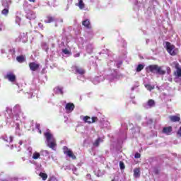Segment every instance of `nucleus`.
Listing matches in <instances>:
<instances>
[{
  "label": "nucleus",
  "instance_id": "obj_1",
  "mask_svg": "<svg viewBox=\"0 0 181 181\" xmlns=\"http://www.w3.org/2000/svg\"><path fill=\"white\" fill-rule=\"evenodd\" d=\"M45 136L46 138L47 146L53 151H56V139H54V136L52 135V134L48 131L45 133Z\"/></svg>",
  "mask_w": 181,
  "mask_h": 181
},
{
  "label": "nucleus",
  "instance_id": "obj_2",
  "mask_svg": "<svg viewBox=\"0 0 181 181\" xmlns=\"http://www.w3.org/2000/svg\"><path fill=\"white\" fill-rule=\"evenodd\" d=\"M73 71H74L75 74H78L77 78L81 81H85L86 78L84 77V74H86V70L80 66H73Z\"/></svg>",
  "mask_w": 181,
  "mask_h": 181
},
{
  "label": "nucleus",
  "instance_id": "obj_3",
  "mask_svg": "<svg viewBox=\"0 0 181 181\" xmlns=\"http://www.w3.org/2000/svg\"><path fill=\"white\" fill-rule=\"evenodd\" d=\"M21 119H19V115H15L13 116V122L10 123V125L16 128V132L17 133L21 131Z\"/></svg>",
  "mask_w": 181,
  "mask_h": 181
},
{
  "label": "nucleus",
  "instance_id": "obj_4",
  "mask_svg": "<svg viewBox=\"0 0 181 181\" xmlns=\"http://www.w3.org/2000/svg\"><path fill=\"white\" fill-rule=\"evenodd\" d=\"M165 48L169 54H170L171 56H176V54H177V49L173 45L170 44V42H165Z\"/></svg>",
  "mask_w": 181,
  "mask_h": 181
},
{
  "label": "nucleus",
  "instance_id": "obj_5",
  "mask_svg": "<svg viewBox=\"0 0 181 181\" xmlns=\"http://www.w3.org/2000/svg\"><path fill=\"white\" fill-rule=\"evenodd\" d=\"M9 5H11V0H4L3 1L2 6H4V9L1 11L2 15L6 16L8 13H9Z\"/></svg>",
  "mask_w": 181,
  "mask_h": 181
},
{
  "label": "nucleus",
  "instance_id": "obj_6",
  "mask_svg": "<svg viewBox=\"0 0 181 181\" xmlns=\"http://www.w3.org/2000/svg\"><path fill=\"white\" fill-rule=\"evenodd\" d=\"M55 21V26H57L58 23H63V19L62 18H58L55 19L54 17L52 16H47L46 19L45 20V23H52V22H54Z\"/></svg>",
  "mask_w": 181,
  "mask_h": 181
},
{
  "label": "nucleus",
  "instance_id": "obj_7",
  "mask_svg": "<svg viewBox=\"0 0 181 181\" xmlns=\"http://www.w3.org/2000/svg\"><path fill=\"white\" fill-rule=\"evenodd\" d=\"M81 119L87 124H94L97 121V117H93L92 118L88 116H81Z\"/></svg>",
  "mask_w": 181,
  "mask_h": 181
},
{
  "label": "nucleus",
  "instance_id": "obj_8",
  "mask_svg": "<svg viewBox=\"0 0 181 181\" xmlns=\"http://www.w3.org/2000/svg\"><path fill=\"white\" fill-rule=\"evenodd\" d=\"M64 153V155H66L69 158H71V159H76V156H74V153L71 150H70L67 146H64L63 148Z\"/></svg>",
  "mask_w": 181,
  "mask_h": 181
},
{
  "label": "nucleus",
  "instance_id": "obj_9",
  "mask_svg": "<svg viewBox=\"0 0 181 181\" xmlns=\"http://www.w3.org/2000/svg\"><path fill=\"white\" fill-rule=\"evenodd\" d=\"M175 69H177V70L175 72V81L177 83V81H179V78L181 77V69L179 68V64L177 62H175Z\"/></svg>",
  "mask_w": 181,
  "mask_h": 181
},
{
  "label": "nucleus",
  "instance_id": "obj_10",
  "mask_svg": "<svg viewBox=\"0 0 181 181\" xmlns=\"http://www.w3.org/2000/svg\"><path fill=\"white\" fill-rule=\"evenodd\" d=\"M119 72L118 71V70H115L113 71L112 74L110 75L109 78L111 81H114L115 80H119Z\"/></svg>",
  "mask_w": 181,
  "mask_h": 181
},
{
  "label": "nucleus",
  "instance_id": "obj_11",
  "mask_svg": "<svg viewBox=\"0 0 181 181\" xmlns=\"http://www.w3.org/2000/svg\"><path fill=\"white\" fill-rule=\"evenodd\" d=\"M29 67L31 71H37L39 70L40 65L35 62H31L29 64Z\"/></svg>",
  "mask_w": 181,
  "mask_h": 181
},
{
  "label": "nucleus",
  "instance_id": "obj_12",
  "mask_svg": "<svg viewBox=\"0 0 181 181\" xmlns=\"http://www.w3.org/2000/svg\"><path fill=\"white\" fill-rule=\"evenodd\" d=\"M144 108L148 110V108H152L155 107V100L150 99L144 105Z\"/></svg>",
  "mask_w": 181,
  "mask_h": 181
},
{
  "label": "nucleus",
  "instance_id": "obj_13",
  "mask_svg": "<svg viewBox=\"0 0 181 181\" xmlns=\"http://www.w3.org/2000/svg\"><path fill=\"white\" fill-rule=\"evenodd\" d=\"M65 110L67 114H70V112H73L74 110V104L67 103L65 106Z\"/></svg>",
  "mask_w": 181,
  "mask_h": 181
},
{
  "label": "nucleus",
  "instance_id": "obj_14",
  "mask_svg": "<svg viewBox=\"0 0 181 181\" xmlns=\"http://www.w3.org/2000/svg\"><path fill=\"white\" fill-rule=\"evenodd\" d=\"M26 18L27 19H30V21L36 19V13L33 12V11H30L27 13Z\"/></svg>",
  "mask_w": 181,
  "mask_h": 181
},
{
  "label": "nucleus",
  "instance_id": "obj_15",
  "mask_svg": "<svg viewBox=\"0 0 181 181\" xmlns=\"http://www.w3.org/2000/svg\"><path fill=\"white\" fill-rule=\"evenodd\" d=\"M158 67V65H149L148 66H147V70L148 71H151V73H155L156 74Z\"/></svg>",
  "mask_w": 181,
  "mask_h": 181
},
{
  "label": "nucleus",
  "instance_id": "obj_16",
  "mask_svg": "<svg viewBox=\"0 0 181 181\" xmlns=\"http://www.w3.org/2000/svg\"><path fill=\"white\" fill-rule=\"evenodd\" d=\"M54 93L55 94H60L61 95H63V94L64 93V90H63V87L62 86H57L54 88Z\"/></svg>",
  "mask_w": 181,
  "mask_h": 181
},
{
  "label": "nucleus",
  "instance_id": "obj_17",
  "mask_svg": "<svg viewBox=\"0 0 181 181\" xmlns=\"http://www.w3.org/2000/svg\"><path fill=\"white\" fill-rule=\"evenodd\" d=\"M6 78L9 80L11 83H13L15 80H16V76L12 72H8L6 75Z\"/></svg>",
  "mask_w": 181,
  "mask_h": 181
},
{
  "label": "nucleus",
  "instance_id": "obj_18",
  "mask_svg": "<svg viewBox=\"0 0 181 181\" xmlns=\"http://www.w3.org/2000/svg\"><path fill=\"white\" fill-rule=\"evenodd\" d=\"M62 53H63V56H71V49L67 47L66 48H64L62 49Z\"/></svg>",
  "mask_w": 181,
  "mask_h": 181
},
{
  "label": "nucleus",
  "instance_id": "obj_19",
  "mask_svg": "<svg viewBox=\"0 0 181 181\" xmlns=\"http://www.w3.org/2000/svg\"><path fill=\"white\" fill-rule=\"evenodd\" d=\"M20 40L23 42V43H26V42H28V33H21L20 35Z\"/></svg>",
  "mask_w": 181,
  "mask_h": 181
},
{
  "label": "nucleus",
  "instance_id": "obj_20",
  "mask_svg": "<svg viewBox=\"0 0 181 181\" xmlns=\"http://www.w3.org/2000/svg\"><path fill=\"white\" fill-rule=\"evenodd\" d=\"M163 134H165V135H170L172 134V127H164L163 129Z\"/></svg>",
  "mask_w": 181,
  "mask_h": 181
},
{
  "label": "nucleus",
  "instance_id": "obj_21",
  "mask_svg": "<svg viewBox=\"0 0 181 181\" xmlns=\"http://www.w3.org/2000/svg\"><path fill=\"white\" fill-rule=\"evenodd\" d=\"M166 71L163 69V66H158L157 68V72H156V74H160V76H163L165 74Z\"/></svg>",
  "mask_w": 181,
  "mask_h": 181
},
{
  "label": "nucleus",
  "instance_id": "obj_22",
  "mask_svg": "<svg viewBox=\"0 0 181 181\" xmlns=\"http://www.w3.org/2000/svg\"><path fill=\"white\" fill-rule=\"evenodd\" d=\"M41 156H45V158H50V153L47 150H41L40 151Z\"/></svg>",
  "mask_w": 181,
  "mask_h": 181
},
{
  "label": "nucleus",
  "instance_id": "obj_23",
  "mask_svg": "<svg viewBox=\"0 0 181 181\" xmlns=\"http://www.w3.org/2000/svg\"><path fill=\"white\" fill-rule=\"evenodd\" d=\"M132 4H134V8L136 9H139L141 8V5H142V3L138 2V0H130Z\"/></svg>",
  "mask_w": 181,
  "mask_h": 181
},
{
  "label": "nucleus",
  "instance_id": "obj_24",
  "mask_svg": "<svg viewBox=\"0 0 181 181\" xmlns=\"http://www.w3.org/2000/svg\"><path fill=\"white\" fill-rule=\"evenodd\" d=\"M40 156H41L40 153L37 151H35L33 153L32 158L34 159V160H37V159H40Z\"/></svg>",
  "mask_w": 181,
  "mask_h": 181
},
{
  "label": "nucleus",
  "instance_id": "obj_25",
  "mask_svg": "<svg viewBox=\"0 0 181 181\" xmlns=\"http://www.w3.org/2000/svg\"><path fill=\"white\" fill-rule=\"evenodd\" d=\"M13 110V112L16 114H22V112L21 111V106L19 105H16Z\"/></svg>",
  "mask_w": 181,
  "mask_h": 181
},
{
  "label": "nucleus",
  "instance_id": "obj_26",
  "mask_svg": "<svg viewBox=\"0 0 181 181\" xmlns=\"http://www.w3.org/2000/svg\"><path fill=\"white\" fill-rule=\"evenodd\" d=\"M21 16L22 15H21V13H17L16 16V23L18 25H21V22L22 21Z\"/></svg>",
  "mask_w": 181,
  "mask_h": 181
},
{
  "label": "nucleus",
  "instance_id": "obj_27",
  "mask_svg": "<svg viewBox=\"0 0 181 181\" xmlns=\"http://www.w3.org/2000/svg\"><path fill=\"white\" fill-rule=\"evenodd\" d=\"M82 25L85 26V28H87L88 29H90L91 28V24H90V20H85L83 21Z\"/></svg>",
  "mask_w": 181,
  "mask_h": 181
},
{
  "label": "nucleus",
  "instance_id": "obj_28",
  "mask_svg": "<svg viewBox=\"0 0 181 181\" xmlns=\"http://www.w3.org/2000/svg\"><path fill=\"white\" fill-rule=\"evenodd\" d=\"M169 118L173 122H177L180 121V117L178 116H170Z\"/></svg>",
  "mask_w": 181,
  "mask_h": 181
},
{
  "label": "nucleus",
  "instance_id": "obj_29",
  "mask_svg": "<svg viewBox=\"0 0 181 181\" xmlns=\"http://www.w3.org/2000/svg\"><path fill=\"white\" fill-rule=\"evenodd\" d=\"M76 6H78L79 9H84V8H86V5L84 4L83 0H78V3L76 4Z\"/></svg>",
  "mask_w": 181,
  "mask_h": 181
},
{
  "label": "nucleus",
  "instance_id": "obj_30",
  "mask_svg": "<svg viewBox=\"0 0 181 181\" xmlns=\"http://www.w3.org/2000/svg\"><path fill=\"white\" fill-rule=\"evenodd\" d=\"M134 177H139V176H141V171L139 170V168L134 169Z\"/></svg>",
  "mask_w": 181,
  "mask_h": 181
},
{
  "label": "nucleus",
  "instance_id": "obj_31",
  "mask_svg": "<svg viewBox=\"0 0 181 181\" xmlns=\"http://www.w3.org/2000/svg\"><path fill=\"white\" fill-rule=\"evenodd\" d=\"M100 81H101V76H97L92 80V83H93V84H98Z\"/></svg>",
  "mask_w": 181,
  "mask_h": 181
},
{
  "label": "nucleus",
  "instance_id": "obj_32",
  "mask_svg": "<svg viewBox=\"0 0 181 181\" xmlns=\"http://www.w3.org/2000/svg\"><path fill=\"white\" fill-rule=\"evenodd\" d=\"M86 52H88V53H93V45L88 44L86 46Z\"/></svg>",
  "mask_w": 181,
  "mask_h": 181
},
{
  "label": "nucleus",
  "instance_id": "obj_33",
  "mask_svg": "<svg viewBox=\"0 0 181 181\" xmlns=\"http://www.w3.org/2000/svg\"><path fill=\"white\" fill-rule=\"evenodd\" d=\"M76 42L79 46H83L84 45V40H83L82 37H80L76 40Z\"/></svg>",
  "mask_w": 181,
  "mask_h": 181
},
{
  "label": "nucleus",
  "instance_id": "obj_34",
  "mask_svg": "<svg viewBox=\"0 0 181 181\" xmlns=\"http://www.w3.org/2000/svg\"><path fill=\"white\" fill-rule=\"evenodd\" d=\"M16 60L17 62H18V63H23V62H25V57L23 56L17 57Z\"/></svg>",
  "mask_w": 181,
  "mask_h": 181
},
{
  "label": "nucleus",
  "instance_id": "obj_35",
  "mask_svg": "<svg viewBox=\"0 0 181 181\" xmlns=\"http://www.w3.org/2000/svg\"><path fill=\"white\" fill-rule=\"evenodd\" d=\"M4 141H6V142H12L13 141V137L11 136L8 139V136L3 137Z\"/></svg>",
  "mask_w": 181,
  "mask_h": 181
},
{
  "label": "nucleus",
  "instance_id": "obj_36",
  "mask_svg": "<svg viewBox=\"0 0 181 181\" xmlns=\"http://www.w3.org/2000/svg\"><path fill=\"white\" fill-rule=\"evenodd\" d=\"M100 142H103V139H101V138H98V139H96L93 143V146H98V145H100Z\"/></svg>",
  "mask_w": 181,
  "mask_h": 181
},
{
  "label": "nucleus",
  "instance_id": "obj_37",
  "mask_svg": "<svg viewBox=\"0 0 181 181\" xmlns=\"http://www.w3.org/2000/svg\"><path fill=\"white\" fill-rule=\"evenodd\" d=\"M42 47L45 52H47L49 50V45L46 42H42Z\"/></svg>",
  "mask_w": 181,
  "mask_h": 181
},
{
  "label": "nucleus",
  "instance_id": "obj_38",
  "mask_svg": "<svg viewBox=\"0 0 181 181\" xmlns=\"http://www.w3.org/2000/svg\"><path fill=\"white\" fill-rule=\"evenodd\" d=\"M141 70H144V65L139 64L136 68V71H137V73H139V71H141Z\"/></svg>",
  "mask_w": 181,
  "mask_h": 181
},
{
  "label": "nucleus",
  "instance_id": "obj_39",
  "mask_svg": "<svg viewBox=\"0 0 181 181\" xmlns=\"http://www.w3.org/2000/svg\"><path fill=\"white\" fill-rule=\"evenodd\" d=\"M145 87L146 88H147V90H148L149 91H151V90H153V88H155L154 86L150 85V84H145Z\"/></svg>",
  "mask_w": 181,
  "mask_h": 181
},
{
  "label": "nucleus",
  "instance_id": "obj_40",
  "mask_svg": "<svg viewBox=\"0 0 181 181\" xmlns=\"http://www.w3.org/2000/svg\"><path fill=\"white\" fill-rule=\"evenodd\" d=\"M40 177L42 178L43 180H46V179H47V175H46L43 173H40Z\"/></svg>",
  "mask_w": 181,
  "mask_h": 181
},
{
  "label": "nucleus",
  "instance_id": "obj_41",
  "mask_svg": "<svg viewBox=\"0 0 181 181\" xmlns=\"http://www.w3.org/2000/svg\"><path fill=\"white\" fill-rule=\"evenodd\" d=\"M2 30H5V25H4V23H0V32H2Z\"/></svg>",
  "mask_w": 181,
  "mask_h": 181
},
{
  "label": "nucleus",
  "instance_id": "obj_42",
  "mask_svg": "<svg viewBox=\"0 0 181 181\" xmlns=\"http://www.w3.org/2000/svg\"><path fill=\"white\" fill-rule=\"evenodd\" d=\"M35 128H36L37 129H38V132H40V134H42V130H40V124H36Z\"/></svg>",
  "mask_w": 181,
  "mask_h": 181
},
{
  "label": "nucleus",
  "instance_id": "obj_43",
  "mask_svg": "<svg viewBox=\"0 0 181 181\" xmlns=\"http://www.w3.org/2000/svg\"><path fill=\"white\" fill-rule=\"evenodd\" d=\"M9 52H10V54H11L12 56H13V55H15V53H16V52H15V49H11L10 50H9Z\"/></svg>",
  "mask_w": 181,
  "mask_h": 181
},
{
  "label": "nucleus",
  "instance_id": "obj_44",
  "mask_svg": "<svg viewBox=\"0 0 181 181\" xmlns=\"http://www.w3.org/2000/svg\"><path fill=\"white\" fill-rule=\"evenodd\" d=\"M134 158L136 159H139V158H141V153H136L135 155H134Z\"/></svg>",
  "mask_w": 181,
  "mask_h": 181
},
{
  "label": "nucleus",
  "instance_id": "obj_45",
  "mask_svg": "<svg viewBox=\"0 0 181 181\" xmlns=\"http://www.w3.org/2000/svg\"><path fill=\"white\" fill-rule=\"evenodd\" d=\"M119 167H120V169H125V166L124 165V163L122 162L119 163Z\"/></svg>",
  "mask_w": 181,
  "mask_h": 181
},
{
  "label": "nucleus",
  "instance_id": "obj_46",
  "mask_svg": "<svg viewBox=\"0 0 181 181\" xmlns=\"http://www.w3.org/2000/svg\"><path fill=\"white\" fill-rule=\"evenodd\" d=\"M6 111V112H12V108L7 107Z\"/></svg>",
  "mask_w": 181,
  "mask_h": 181
},
{
  "label": "nucleus",
  "instance_id": "obj_47",
  "mask_svg": "<svg viewBox=\"0 0 181 181\" xmlns=\"http://www.w3.org/2000/svg\"><path fill=\"white\" fill-rule=\"evenodd\" d=\"M153 122V120H152V119H148L147 124H152Z\"/></svg>",
  "mask_w": 181,
  "mask_h": 181
},
{
  "label": "nucleus",
  "instance_id": "obj_48",
  "mask_svg": "<svg viewBox=\"0 0 181 181\" xmlns=\"http://www.w3.org/2000/svg\"><path fill=\"white\" fill-rule=\"evenodd\" d=\"M38 26H39V28H40V29H43V24L39 23Z\"/></svg>",
  "mask_w": 181,
  "mask_h": 181
},
{
  "label": "nucleus",
  "instance_id": "obj_49",
  "mask_svg": "<svg viewBox=\"0 0 181 181\" xmlns=\"http://www.w3.org/2000/svg\"><path fill=\"white\" fill-rule=\"evenodd\" d=\"M177 134H178V135H180V136H181V127H180V129L178 130Z\"/></svg>",
  "mask_w": 181,
  "mask_h": 181
},
{
  "label": "nucleus",
  "instance_id": "obj_50",
  "mask_svg": "<svg viewBox=\"0 0 181 181\" xmlns=\"http://www.w3.org/2000/svg\"><path fill=\"white\" fill-rule=\"evenodd\" d=\"M74 57H80V53L76 54Z\"/></svg>",
  "mask_w": 181,
  "mask_h": 181
},
{
  "label": "nucleus",
  "instance_id": "obj_51",
  "mask_svg": "<svg viewBox=\"0 0 181 181\" xmlns=\"http://www.w3.org/2000/svg\"><path fill=\"white\" fill-rule=\"evenodd\" d=\"M168 81L172 82V77H171V76L168 77Z\"/></svg>",
  "mask_w": 181,
  "mask_h": 181
},
{
  "label": "nucleus",
  "instance_id": "obj_52",
  "mask_svg": "<svg viewBox=\"0 0 181 181\" xmlns=\"http://www.w3.org/2000/svg\"><path fill=\"white\" fill-rule=\"evenodd\" d=\"M167 71H168V74L170 73V68L168 67V68H167Z\"/></svg>",
  "mask_w": 181,
  "mask_h": 181
},
{
  "label": "nucleus",
  "instance_id": "obj_53",
  "mask_svg": "<svg viewBox=\"0 0 181 181\" xmlns=\"http://www.w3.org/2000/svg\"><path fill=\"white\" fill-rule=\"evenodd\" d=\"M28 152H30V153L32 152V148L31 147L28 148Z\"/></svg>",
  "mask_w": 181,
  "mask_h": 181
},
{
  "label": "nucleus",
  "instance_id": "obj_54",
  "mask_svg": "<svg viewBox=\"0 0 181 181\" xmlns=\"http://www.w3.org/2000/svg\"><path fill=\"white\" fill-rule=\"evenodd\" d=\"M146 43H149V40H146Z\"/></svg>",
  "mask_w": 181,
  "mask_h": 181
},
{
  "label": "nucleus",
  "instance_id": "obj_55",
  "mask_svg": "<svg viewBox=\"0 0 181 181\" xmlns=\"http://www.w3.org/2000/svg\"><path fill=\"white\" fill-rule=\"evenodd\" d=\"M30 2H35V0H28Z\"/></svg>",
  "mask_w": 181,
  "mask_h": 181
},
{
  "label": "nucleus",
  "instance_id": "obj_56",
  "mask_svg": "<svg viewBox=\"0 0 181 181\" xmlns=\"http://www.w3.org/2000/svg\"><path fill=\"white\" fill-rule=\"evenodd\" d=\"M19 145H22V141H19Z\"/></svg>",
  "mask_w": 181,
  "mask_h": 181
},
{
  "label": "nucleus",
  "instance_id": "obj_57",
  "mask_svg": "<svg viewBox=\"0 0 181 181\" xmlns=\"http://www.w3.org/2000/svg\"><path fill=\"white\" fill-rule=\"evenodd\" d=\"M7 122H11V120L9 119H8Z\"/></svg>",
  "mask_w": 181,
  "mask_h": 181
},
{
  "label": "nucleus",
  "instance_id": "obj_58",
  "mask_svg": "<svg viewBox=\"0 0 181 181\" xmlns=\"http://www.w3.org/2000/svg\"><path fill=\"white\" fill-rule=\"evenodd\" d=\"M76 170V168H74V173H75Z\"/></svg>",
  "mask_w": 181,
  "mask_h": 181
},
{
  "label": "nucleus",
  "instance_id": "obj_59",
  "mask_svg": "<svg viewBox=\"0 0 181 181\" xmlns=\"http://www.w3.org/2000/svg\"><path fill=\"white\" fill-rule=\"evenodd\" d=\"M28 98H32V95H31V96H28Z\"/></svg>",
  "mask_w": 181,
  "mask_h": 181
},
{
  "label": "nucleus",
  "instance_id": "obj_60",
  "mask_svg": "<svg viewBox=\"0 0 181 181\" xmlns=\"http://www.w3.org/2000/svg\"><path fill=\"white\" fill-rule=\"evenodd\" d=\"M108 124H110L108 122H106V125H108Z\"/></svg>",
  "mask_w": 181,
  "mask_h": 181
},
{
  "label": "nucleus",
  "instance_id": "obj_61",
  "mask_svg": "<svg viewBox=\"0 0 181 181\" xmlns=\"http://www.w3.org/2000/svg\"><path fill=\"white\" fill-rule=\"evenodd\" d=\"M133 104H136L135 101H133Z\"/></svg>",
  "mask_w": 181,
  "mask_h": 181
},
{
  "label": "nucleus",
  "instance_id": "obj_62",
  "mask_svg": "<svg viewBox=\"0 0 181 181\" xmlns=\"http://www.w3.org/2000/svg\"><path fill=\"white\" fill-rule=\"evenodd\" d=\"M132 90H134V88H132Z\"/></svg>",
  "mask_w": 181,
  "mask_h": 181
}]
</instances>
